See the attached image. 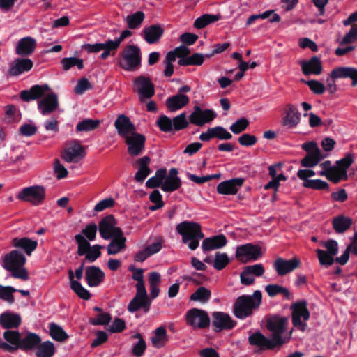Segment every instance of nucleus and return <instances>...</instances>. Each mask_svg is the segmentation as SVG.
<instances>
[{"label": "nucleus", "instance_id": "obj_3", "mask_svg": "<svg viewBox=\"0 0 357 357\" xmlns=\"http://www.w3.org/2000/svg\"><path fill=\"white\" fill-rule=\"evenodd\" d=\"M288 324V318L280 315H274L268 318L266 321V327L271 332V337L278 344V349L281 347L289 342L292 331L289 332L288 335L283 337L282 334L286 331L287 326Z\"/></svg>", "mask_w": 357, "mask_h": 357}, {"label": "nucleus", "instance_id": "obj_11", "mask_svg": "<svg viewBox=\"0 0 357 357\" xmlns=\"http://www.w3.org/2000/svg\"><path fill=\"white\" fill-rule=\"evenodd\" d=\"M86 155L85 149L77 140L70 142L62 155V158L67 162L77 163Z\"/></svg>", "mask_w": 357, "mask_h": 357}, {"label": "nucleus", "instance_id": "obj_45", "mask_svg": "<svg viewBox=\"0 0 357 357\" xmlns=\"http://www.w3.org/2000/svg\"><path fill=\"white\" fill-rule=\"evenodd\" d=\"M50 335L51 337L58 342H65L68 339V335L65 332L61 326L56 323L49 324Z\"/></svg>", "mask_w": 357, "mask_h": 357}, {"label": "nucleus", "instance_id": "obj_10", "mask_svg": "<svg viewBox=\"0 0 357 357\" xmlns=\"http://www.w3.org/2000/svg\"><path fill=\"white\" fill-rule=\"evenodd\" d=\"M261 256V247L250 243L238 246L236 252V257L244 264L251 261H256Z\"/></svg>", "mask_w": 357, "mask_h": 357}, {"label": "nucleus", "instance_id": "obj_2", "mask_svg": "<svg viewBox=\"0 0 357 357\" xmlns=\"http://www.w3.org/2000/svg\"><path fill=\"white\" fill-rule=\"evenodd\" d=\"M176 231L182 236V242L188 244L191 250H196L199 244V240L204 238L201 225L197 222L183 221L176 225Z\"/></svg>", "mask_w": 357, "mask_h": 357}, {"label": "nucleus", "instance_id": "obj_29", "mask_svg": "<svg viewBox=\"0 0 357 357\" xmlns=\"http://www.w3.org/2000/svg\"><path fill=\"white\" fill-rule=\"evenodd\" d=\"M36 48V40L30 36L21 38L16 46L15 53L26 56L31 54Z\"/></svg>", "mask_w": 357, "mask_h": 357}, {"label": "nucleus", "instance_id": "obj_35", "mask_svg": "<svg viewBox=\"0 0 357 357\" xmlns=\"http://www.w3.org/2000/svg\"><path fill=\"white\" fill-rule=\"evenodd\" d=\"M136 162L138 167V170L136 172L134 178L137 182L143 183L151 172L149 168L151 159L148 156H144L139 158Z\"/></svg>", "mask_w": 357, "mask_h": 357}, {"label": "nucleus", "instance_id": "obj_44", "mask_svg": "<svg viewBox=\"0 0 357 357\" xmlns=\"http://www.w3.org/2000/svg\"><path fill=\"white\" fill-rule=\"evenodd\" d=\"M265 291L269 297H275L278 294H282L286 299H291V295L289 289L279 284H268L265 287Z\"/></svg>", "mask_w": 357, "mask_h": 357}, {"label": "nucleus", "instance_id": "obj_5", "mask_svg": "<svg viewBox=\"0 0 357 357\" xmlns=\"http://www.w3.org/2000/svg\"><path fill=\"white\" fill-rule=\"evenodd\" d=\"M126 62V66L120 63V66L128 71H133L141 66L142 54L140 48L135 45H128L121 53Z\"/></svg>", "mask_w": 357, "mask_h": 357}, {"label": "nucleus", "instance_id": "obj_51", "mask_svg": "<svg viewBox=\"0 0 357 357\" xmlns=\"http://www.w3.org/2000/svg\"><path fill=\"white\" fill-rule=\"evenodd\" d=\"M104 246L100 245H94L84 254V258L82 259L83 263H93L101 256V249Z\"/></svg>", "mask_w": 357, "mask_h": 357}, {"label": "nucleus", "instance_id": "obj_13", "mask_svg": "<svg viewBox=\"0 0 357 357\" xmlns=\"http://www.w3.org/2000/svg\"><path fill=\"white\" fill-rule=\"evenodd\" d=\"M213 330L219 333L224 330H231L236 326L230 315L223 312H214L211 314Z\"/></svg>", "mask_w": 357, "mask_h": 357}, {"label": "nucleus", "instance_id": "obj_16", "mask_svg": "<svg viewBox=\"0 0 357 357\" xmlns=\"http://www.w3.org/2000/svg\"><path fill=\"white\" fill-rule=\"evenodd\" d=\"M216 117V114L212 109H202L199 106L195 105L192 112L189 116L190 123L198 126H202L206 123L212 121Z\"/></svg>", "mask_w": 357, "mask_h": 357}, {"label": "nucleus", "instance_id": "obj_9", "mask_svg": "<svg viewBox=\"0 0 357 357\" xmlns=\"http://www.w3.org/2000/svg\"><path fill=\"white\" fill-rule=\"evenodd\" d=\"M116 220L112 214L102 218L98 225L100 236L105 240H109L114 236L121 235L122 229L116 227Z\"/></svg>", "mask_w": 357, "mask_h": 357}, {"label": "nucleus", "instance_id": "obj_6", "mask_svg": "<svg viewBox=\"0 0 357 357\" xmlns=\"http://www.w3.org/2000/svg\"><path fill=\"white\" fill-rule=\"evenodd\" d=\"M326 250L317 249L316 253L319 262L322 266L328 268L335 262V256L337 255L339 247L335 240L330 239L322 243Z\"/></svg>", "mask_w": 357, "mask_h": 357}, {"label": "nucleus", "instance_id": "obj_37", "mask_svg": "<svg viewBox=\"0 0 357 357\" xmlns=\"http://www.w3.org/2000/svg\"><path fill=\"white\" fill-rule=\"evenodd\" d=\"M300 119V113L298 109L292 105H288L286 114L282 120V125L288 128H294L298 124Z\"/></svg>", "mask_w": 357, "mask_h": 357}, {"label": "nucleus", "instance_id": "obj_30", "mask_svg": "<svg viewBox=\"0 0 357 357\" xmlns=\"http://www.w3.org/2000/svg\"><path fill=\"white\" fill-rule=\"evenodd\" d=\"M33 66V61L29 59H16L8 70L10 76H17L24 72L29 71Z\"/></svg>", "mask_w": 357, "mask_h": 357}, {"label": "nucleus", "instance_id": "obj_24", "mask_svg": "<svg viewBox=\"0 0 357 357\" xmlns=\"http://www.w3.org/2000/svg\"><path fill=\"white\" fill-rule=\"evenodd\" d=\"M50 90V88L47 84H36L29 90H22L20 93V97L22 100L29 102L43 97L45 93Z\"/></svg>", "mask_w": 357, "mask_h": 357}, {"label": "nucleus", "instance_id": "obj_33", "mask_svg": "<svg viewBox=\"0 0 357 357\" xmlns=\"http://www.w3.org/2000/svg\"><path fill=\"white\" fill-rule=\"evenodd\" d=\"M302 72L305 75H320L322 72V64L320 59L314 56L307 61L301 63Z\"/></svg>", "mask_w": 357, "mask_h": 357}, {"label": "nucleus", "instance_id": "obj_21", "mask_svg": "<svg viewBox=\"0 0 357 357\" xmlns=\"http://www.w3.org/2000/svg\"><path fill=\"white\" fill-rule=\"evenodd\" d=\"M245 182L243 178H234L220 183L217 186V192L220 195H236Z\"/></svg>", "mask_w": 357, "mask_h": 357}, {"label": "nucleus", "instance_id": "obj_57", "mask_svg": "<svg viewBox=\"0 0 357 357\" xmlns=\"http://www.w3.org/2000/svg\"><path fill=\"white\" fill-rule=\"evenodd\" d=\"M173 131H179L186 128L189 122L186 119V114L183 112L172 119Z\"/></svg>", "mask_w": 357, "mask_h": 357}, {"label": "nucleus", "instance_id": "obj_7", "mask_svg": "<svg viewBox=\"0 0 357 357\" xmlns=\"http://www.w3.org/2000/svg\"><path fill=\"white\" fill-rule=\"evenodd\" d=\"M20 200L31 202L38 206L43 203L45 197V190L43 186L33 185L23 188L17 195Z\"/></svg>", "mask_w": 357, "mask_h": 357}, {"label": "nucleus", "instance_id": "obj_38", "mask_svg": "<svg viewBox=\"0 0 357 357\" xmlns=\"http://www.w3.org/2000/svg\"><path fill=\"white\" fill-rule=\"evenodd\" d=\"M189 102V98L184 94L177 93L175 96L169 97L166 100V106L171 112L178 110Z\"/></svg>", "mask_w": 357, "mask_h": 357}, {"label": "nucleus", "instance_id": "obj_20", "mask_svg": "<svg viewBox=\"0 0 357 357\" xmlns=\"http://www.w3.org/2000/svg\"><path fill=\"white\" fill-rule=\"evenodd\" d=\"M26 261L24 255L17 250H13L6 254L3 258V268L6 270H12L24 266Z\"/></svg>", "mask_w": 357, "mask_h": 357}, {"label": "nucleus", "instance_id": "obj_53", "mask_svg": "<svg viewBox=\"0 0 357 357\" xmlns=\"http://www.w3.org/2000/svg\"><path fill=\"white\" fill-rule=\"evenodd\" d=\"M229 263V259L227 253L218 252L215 253L213 266L215 269L220 271L224 269Z\"/></svg>", "mask_w": 357, "mask_h": 357}, {"label": "nucleus", "instance_id": "obj_64", "mask_svg": "<svg viewBox=\"0 0 357 357\" xmlns=\"http://www.w3.org/2000/svg\"><path fill=\"white\" fill-rule=\"evenodd\" d=\"M92 88L93 86L90 82L86 78L82 77L78 80L74 91L77 94H82L86 91L92 89Z\"/></svg>", "mask_w": 357, "mask_h": 357}, {"label": "nucleus", "instance_id": "obj_22", "mask_svg": "<svg viewBox=\"0 0 357 357\" xmlns=\"http://www.w3.org/2000/svg\"><path fill=\"white\" fill-rule=\"evenodd\" d=\"M58 107V96L55 93H48L38 102V109L44 116L51 114Z\"/></svg>", "mask_w": 357, "mask_h": 357}, {"label": "nucleus", "instance_id": "obj_17", "mask_svg": "<svg viewBox=\"0 0 357 357\" xmlns=\"http://www.w3.org/2000/svg\"><path fill=\"white\" fill-rule=\"evenodd\" d=\"M301 266V261L294 257L291 259H285L282 257H278L273 262V267L279 276H284Z\"/></svg>", "mask_w": 357, "mask_h": 357}, {"label": "nucleus", "instance_id": "obj_42", "mask_svg": "<svg viewBox=\"0 0 357 357\" xmlns=\"http://www.w3.org/2000/svg\"><path fill=\"white\" fill-rule=\"evenodd\" d=\"M56 352L53 342L50 340L40 342L36 351V357H52Z\"/></svg>", "mask_w": 357, "mask_h": 357}, {"label": "nucleus", "instance_id": "obj_48", "mask_svg": "<svg viewBox=\"0 0 357 357\" xmlns=\"http://www.w3.org/2000/svg\"><path fill=\"white\" fill-rule=\"evenodd\" d=\"M100 124L98 119H85L79 122L76 126L77 132H88L96 129Z\"/></svg>", "mask_w": 357, "mask_h": 357}, {"label": "nucleus", "instance_id": "obj_63", "mask_svg": "<svg viewBox=\"0 0 357 357\" xmlns=\"http://www.w3.org/2000/svg\"><path fill=\"white\" fill-rule=\"evenodd\" d=\"M310 88V89L314 93L320 95L324 93L326 90L325 86L320 82L312 79L309 81H303Z\"/></svg>", "mask_w": 357, "mask_h": 357}, {"label": "nucleus", "instance_id": "obj_55", "mask_svg": "<svg viewBox=\"0 0 357 357\" xmlns=\"http://www.w3.org/2000/svg\"><path fill=\"white\" fill-rule=\"evenodd\" d=\"M133 339H139V341L133 346L132 352L134 356L140 357L142 356L146 348V344L144 340L142 335L140 333H136L132 336Z\"/></svg>", "mask_w": 357, "mask_h": 357}, {"label": "nucleus", "instance_id": "obj_18", "mask_svg": "<svg viewBox=\"0 0 357 357\" xmlns=\"http://www.w3.org/2000/svg\"><path fill=\"white\" fill-rule=\"evenodd\" d=\"M146 137L142 134L135 132L125 139L128 145V152L131 156L139 155L145 148Z\"/></svg>", "mask_w": 357, "mask_h": 357}, {"label": "nucleus", "instance_id": "obj_32", "mask_svg": "<svg viewBox=\"0 0 357 357\" xmlns=\"http://www.w3.org/2000/svg\"><path fill=\"white\" fill-rule=\"evenodd\" d=\"M12 245L23 250L28 256H30L37 248L38 241L27 237H16L12 240Z\"/></svg>", "mask_w": 357, "mask_h": 357}, {"label": "nucleus", "instance_id": "obj_25", "mask_svg": "<svg viewBox=\"0 0 357 357\" xmlns=\"http://www.w3.org/2000/svg\"><path fill=\"white\" fill-rule=\"evenodd\" d=\"M85 278L90 287H96L104 281L105 274L98 266H90L86 268Z\"/></svg>", "mask_w": 357, "mask_h": 357}, {"label": "nucleus", "instance_id": "obj_26", "mask_svg": "<svg viewBox=\"0 0 357 357\" xmlns=\"http://www.w3.org/2000/svg\"><path fill=\"white\" fill-rule=\"evenodd\" d=\"M354 161V155L352 153H347L344 157L336 161V166H334L335 176L340 180H347V169Z\"/></svg>", "mask_w": 357, "mask_h": 357}, {"label": "nucleus", "instance_id": "obj_34", "mask_svg": "<svg viewBox=\"0 0 357 357\" xmlns=\"http://www.w3.org/2000/svg\"><path fill=\"white\" fill-rule=\"evenodd\" d=\"M42 340L40 335L35 333L28 332L24 337L21 338L20 349L28 351L36 349L37 347L40 344Z\"/></svg>", "mask_w": 357, "mask_h": 357}, {"label": "nucleus", "instance_id": "obj_23", "mask_svg": "<svg viewBox=\"0 0 357 357\" xmlns=\"http://www.w3.org/2000/svg\"><path fill=\"white\" fill-rule=\"evenodd\" d=\"M199 138L202 142H209L213 138H217L220 140H229L232 138V135L224 127L218 126L208 128L206 132H202Z\"/></svg>", "mask_w": 357, "mask_h": 357}, {"label": "nucleus", "instance_id": "obj_52", "mask_svg": "<svg viewBox=\"0 0 357 357\" xmlns=\"http://www.w3.org/2000/svg\"><path fill=\"white\" fill-rule=\"evenodd\" d=\"M75 240L77 244V255L79 256H84L91 247L89 241L82 234H76Z\"/></svg>", "mask_w": 357, "mask_h": 357}, {"label": "nucleus", "instance_id": "obj_58", "mask_svg": "<svg viewBox=\"0 0 357 357\" xmlns=\"http://www.w3.org/2000/svg\"><path fill=\"white\" fill-rule=\"evenodd\" d=\"M70 289L83 300L88 301L91 297V293L79 282H73Z\"/></svg>", "mask_w": 357, "mask_h": 357}, {"label": "nucleus", "instance_id": "obj_31", "mask_svg": "<svg viewBox=\"0 0 357 357\" xmlns=\"http://www.w3.org/2000/svg\"><path fill=\"white\" fill-rule=\"evenodd\" d=\"M332 79L350 78L352 80L351 86L357 85V68L353 67H338L334 68L331 73Z\"/></svg>", "mask_w": 357, "mask_h": 357}, {"label": "nucleus", "instance_id": "obj_4", "mask_svg": "<svg viewBox=\"0 0 357 357\" xmlns=\"http://www.w3.org/2000/svg\"><path fill=\"white\" fill-rule=\"evenodd\" d=\"M307 302L302 300L293 303L290 309L291 310L292 324L298 330L305 331L307 325L305 323L310 319V312L307 307Z\"/></svg>", "mask_w": 357, "mask_h": 357}, {"label": "nucleus", "instance_id": "obj_27", "mask_svg": "<svg viewBox=\"0 0 357 357\" xmlns=\"http://www.w3.org/2000/svg\"><path fill=\"white\" fill-rule=\"evenodd\" d=\"M22 323L20 314L6 311L0 314V326L6 330L17 328Z\"/></svg>", "mask_w": 357, "mask_h": 357}, {"label": "nucleus", "instance_id": "obj_19", "mask_svg": "<svg viewBox=\"0 0 357 357\" xmlns=\"http://www.w3.org/2000/svg\"><path fill=\"white\" fill-rule=\"evenodd\" d=\"M114 126L117 130L118 135L124 139L136 132L135 125L130 118L124 114L118 116Z\"/></svg>", "mask_w": 357, "mask_h": 357}, {"label": "nucleus", "instance_id": "obj_54", "mask_svg": "<svg viewBox=\"0 0 357 357\" xmlns=\"http://www.w3.org/2000/svg\"><path fill=\"white\" fill-rule=\"evenodd\" d=\"M17 289L11 286H2L0 284V298L6 301L9 304L15 302L13 293L17 292Z\"/></svg>", "mask_w": 357, "mask_h": 357}, {"label": "nucleus", "instance_id": "obj_49", "mask_svg": "<svg viewBox=\"0 0 357 357\" xmlns=\"http://www.w3.org/2000/svg\"><path fill=\"white\" fill-rule=\"evenodd\" d=\"M211 296V291L204 287H199L192 294L190 299L194 301H199L203 303H207Z\"/></svg>", "mask_w": 357, "mask_h": 357}, {"label": "nucleus", "instance_id": "obj_56", "mask_svg": "<svg viewBox=\"0 0 357 357\" xmlns=\"http://www.w3.org/2000/svg\"><path fill=\"white\" fill-rule=\"evenodd\" d=\"M61 63L64 70H68L74 66H77L78 69H82L84 68L83 60L76 57L63 58L61 59Z\"/></svg>", "mask_w": 357, "mask_h": 357}, {"label": "nucleus", "instance_id": "obj_14", "mask_svg": "<svg viewBox=\"0 0 357 357\" xmlns=\"http://www.w3.org/2000/svg\"><path fill=\"white\" fill-rule=\"evenodd\" d=\"M248 343L251 346L258 348V351L265 350H274L278 349V344L273 341V338L266 337L260 331H257L248 337Z\"/></svg>", "mask_w": 357, "mask_h": 357}, {"label": "nucleus", "instance_id": "obj_46", "mask_svg": "<svg viewBox=\"0 0 357 357\" xmlns=\"http://www.w3.org/2000/svg\"><path fill=\"white\" fill-rule=\"evenodd\" d=\"M144 13L142 11H137L133 14L128 15L125 18L127 25L130 29H138L144 20Z\"/></svg>", "mask_w": 357, "mask_h": 357}, {"label": "nucleus", "instance_id": "obj_12", "mask_svg": "<svg viewBox=\"0 0 357 357\" xmlns=\"http://www.w3.org/2000/svg\"><path fill=\"white\" fill-rule=\"evenodd\" d=\"M134 85L142 102L144 99L152 98L155 94L154 84L148 77L140 75L136 77L134 80Z\"/></svg>", "mask_w": 357, "mask_h": 357}, {"label": "nucleus", "instance_id": "obj_60", "mask_svg": "<svg viewBox=\"0 0 357 357\" xmlns=\"http://www.w3.org/2000/svg\"><path fill=\"white\" fill-rule=\"evenodd\" d=\"M303 186L307 188L313 190H327L329 188V185L327 182L321 179H312L311 181H306L303 183Z\"/></svg>", "mask_w": 357, "mask_h": 357}, {"label": "nucleus", "instance_id": "obj_40", "mask_svg": "<svg viewBox=\"0 0 357 357\" xmlns=\"http://www.w3.org/2000/svg\"><path fill=\"white\" fill-rule=\"evenodd\" d=\"M151 302L150 299L142 298L134 296L128 305V311L133 313L142 309L144 312H148L150 310Z\"/></svg>", "mask_w": 357, "mask_h": 357}, {"label": "nucleus", "instance_id": "obj_50", "mask_svg": "<svg viewBox=\"0 0 357 357\" xmlns=\"http://www.w3.org/2000/svg\"><path fill=\"white\" fill-rule=\"evenodd\" d=\"M167 340V331L163 326H160L155 331V335L151 337V342L155 347L159 348Z\"/></svg>", "mask_w": 357, "mask_h": 357}, {"label": "nucleus", "instance_id": "obj_59", "mask_svg": "<svg viewBox=\"0 0 357 357\" xmlns=\"http://www.w3.org/2000/svg\"><path fill=\"white\" fill-rule=\"evenodd\" d=\"M156 125L162 132H169L173 131L172 119L166 115L160 116L156 121Z\"/></svg>", "mask_w": 357, "mask_h": 357}, {"label": "nucleus", "instance_id": "obj_41", "mask_svg": "<svg viewBox=\"0 0 357 357\" xmlns=\"http://www.w3.org/2000/svg\"><path fill=\"white\" fill-rule=\"evenodd\" d=\"M352 224V218L343 215L335 217L332 222L334 230L338 234L345 232L351 227Z\"/></svg>", "mask_w": 357, "mask_h": 357}, {"label": "nucleus", "instance_id": "obj_28", "mask_svg": "<svg viewBox=\"0 0 357 357\" xmlns=\"http://www.w3.org/2000/svg\"><path fill=\"white\" fill-rule=\"evenodd\" d=\"M227 243L226 236L224 234H218L204 238L202 243V249L206 253L210 250L222 248Z\"/></svg>", "mask_w": 357, "mask_h": 357}, {"label": "nucleus", "instance_id": "obj_43", "mask_svg": "<svg viewBox=\"0 0 357 357\" xmlns=\"http://www.w3.org/2000/svg\"><path fill=\"white\" fill-rule=\"evenodd\" d=\"M326 157L324 153H309L301 160V165L303 167H314Z\"/></svg>", "mask_w": 357, "mask_h": 357}, {"label": "nucleus", "instance_id": "obj_1", "mask_svg": "<svg viewBox=\"0 0 357 357\" xmlns=\"http://www.w3.org/2000/svg\"><path fill=\"white\" fill-rule=\"evenodd\" d=\"M261 302L262 294L259 290L255 291L252 295H241L234 302L233 314L239 319H245L259 309Z\"/></svg>", "mask_w": 357, "mask_h": 357}, {"label": "nucleus", "instance_id": "obj_61", "mask_svg": "<svg viewBox=\"0 0 357 357\" xmlns=\"http://www.w3.org/2000/svg\"><path fill=\"white\" fill-rule=\"evenodd\" d=\"M249 123V121L246 118L242 117L232 123L229 129L233 133L238 135L245 130Z\"/></svg>", "mask_w": 357, "mask_h": 357}, {"label": "nucleus", "instance_id": "obj_62", "mask_svg": "<svg viewBox=\"0 0 357 357\" xmlns=\"http://www.w3.org/2000/svg\"><path fill=\"white\" fill-rule=\"evenodd\" d=\"M98 226L95 223H91L82 229V234L89 241H94L96 237Z\"/></svg>", "mask_w": 357, "mask_h": 357}, {"label": "nucleus", "instance_id": "obj_47", "mask_svg": "<svg viewBox=\"0 0 357 357\" xmlns=\"http://www.w3.org/2000/svg\"><path fill=\"white\" fill-rule=\"evenodd\" d=\"M181 185V180L179 177H172L167 176L162 182L161 189L164 192H174L178 190Z\"/></svg>", "mask_w": 357, "mask_h": 357}, {"label": "nucleus", "instance_id": "obj_36", "mask_svg": "<svg viewBox=\"0 0 357 357\" xmlns=\"http://www.w3.org/2000/svg\"><path fill=\"white\" fill-rule=\"evenodd\" d=\"M144 38L149 44L159 41L164 33V29L160 24H152L143 30Z\"/></svg>", "mask_w": 357, "mask_h": 357}, {"label": "nucleus", "instance_id": "obj_15", "mask_svg": "<svg viewBox=\"0 0 357 357\" xmlns=\"http://www.w3.org/2000/svg\"><path fill=\"white\" fill-rule=\"evenodd\" d=\"M3 338L6 342L0 340V349L10 353L20 349L22 335L18 331L6 330L3 333Z\"/></svg>", "mask_w": 357, "mask_h": 357}, {"label": "nucleus", "instance_id": "obj_39", "mask_svg": "<svg viewBox=\"0 0 357 357\" xmlns=\"http://www.w3.org/2000/svg\"><path fill=\"white\" fill-rule=\"evenodd\" d=\"M110 239L111 242L107 248L108 255H116L126 248V238L123 236V232L121 235L114 236Z\"/></svg>", "mask_w": 357, "mask_h": 357}, {"label": "nucleus", "instance_id": "obj_8", "mask_svg": "<svg viewBox=\"0 0 357 357\" xmlns=\"http://www.w3.org/2000/svg\"><path fill=\"white\" fill-rule=\"evenodd\" d=\"M185 320L187 324L193 328L204 329L210 325V317L208 313L198 308L188 310L185 315Z\"/></svg>", "mask_w": 357, "mask_h": 357}]
</instances>
